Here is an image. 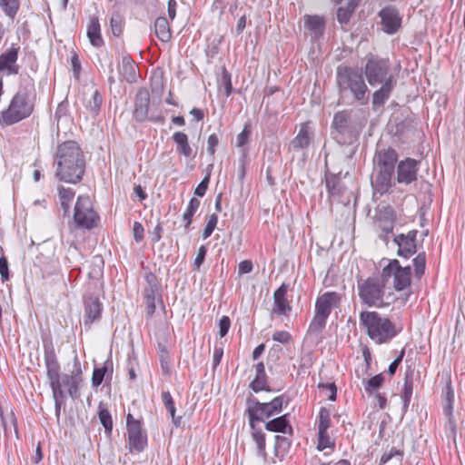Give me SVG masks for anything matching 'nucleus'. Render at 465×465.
<instances>
[{"mask_svg":"<svg viewBox=\"0 0 465 465\" xmlns=\"http://www.w3.org/2000/svg\"><path fill=\"white\" fill-rule=\"evenodd\" d=\"M359 323L368 337L379 345L389 343L401 331L393 322L376 311H361Z\"/></svg>","mask_w":465,"mask_h":465,"instance_id":"nucleus-4","label":"nucleus"},{"mask_svg":"<svg viewBox=\"0 0 465 465\" xmlns=\"http://www.w3.org/2000/svg\"><path fill=\"white\" fill-rule=\"evenodd\" d=\"M396 214L392 207L384 206L379 210L377 215V224L379 228L386 234L382 239L387 241V235L391 233L394 229Z\"/></svg>","mask_w":465,"mask_h":465,"instance_id":"nucleus-22","label":"nucleus"},{"mask_svg":"<svg viewBox=\"0 0 465 465\" xmlns=\"http://www.w3.org/2000/svg\"><path fill=\"white\" fill-rule=\"evenodd\" d=\"M275 444H274V455L280 459H282L284 455L288 452L292 441L290 439L284 436L276 435L274 437Z\"/></svg>","mask_w":465,"mask_h":465,"instance_id":"nucleus-39","label":"nucleus"},{"mask_svg":"<svg viewBox=\"0 0 465 465\" xmlns=\"http://www.w3.org/2000/svg\"><path fill=\"white\" fill-rule=\"evenodd\" d=\"M173 140L176 144V152L185 157L192 155L193 150L188 143V136L183 132H175Z\"/></svg>","mask_w":465,"mask_h":465,"instance_id":"nucleus-35","label":"nucleus"},{"mask_svg":"<svg viewBox=\"0 0 465 465\" xmlns=\"http://www.w3.org/2000/svg\"><path fill=\"white\" fill-rule=\"evenodd\" d=\"M331 134L332 138L340 144L352 143L356 138V134L349 111H339L334 114Z\"/></svg>","mask_w":465,"mask_h":465,"instance_id":"nucleus-10","label":"nucleus"},{"mask_svg":"<svg viewBox=\"0 0 465 465\" xmlns=\"http://www.w3.org/2000/svg\"><path fill=\"white\" fill-rule=\"evenodd\" d=\"M34 104L26 92H17L12 98L7 109L2 112L1 121L6 125L15 124L31 115Z\"/></svg>","mask_w":465,"mask_h":465,"instance_id":"nucleus-8","label":"nucleus"},{"mask_svg":"<svg viewBox=\"0 0 465 465\" xmlns=\"http://www.w3.org/2000/svg\"><path fill=\"white\" fill-rule=\"evenodd\" d=\"M87 37L94 47H101L104 42L101 35V26L97 17H92L87 26Z\"/></svg>","mask_w":465,"mask_h":465,"instance_id":"nucleus-30","label":"nucleus"},{"mask_svg":"<svg viewBox=\"0 0 465 465\" xmlns=\"http://www.w3.org/2000/svg\"><path fill=\"white\" fill-rule=\"evenodd\" d=\"M420 162L407 157L397 163L396 180L400 184L409 185L418 179V172L420 170Z\"/></svg>","mask_w":465,"mask_h":465,"instance_id":"nucleus-16","label":"nucleus"},{"mask_svg":"<svg viewBox=\"0 0 465 465\" xmlns=\"http://www.w3.org/2000/svg\"><path fill=\"white\" fill-rule=\"evenodd\" d=\"M226 6L227 0H213V3L211 5V12L218 13L219 17H221L223 15Z\"/></svg>","mask_w":465,"mask_h":465,"instance_id":"nucleus-59","label":"nucleus"},{"mask_svg":"<svg viewBox=\"0 0 465 465\" xmlns=\"http://www.w3.org/2000/svg\"><path fill=\"white\" fill-rule=\"evenodd\" d=\"M102 103H103V97H102L101 94L97 90H95L93 94L92 99L88 102L86 108L93 114L96 115V114H98V113L100 111Z\"/></svg>","mask_w":465,"mask_h":465,"instance_id":"nucleus-49","label":"nucleus"},{"mask_svg":"<svg viewBox=\"0 0 465 465\" xmlns=\"http://www.w3.org/2000/svg\"><path fill=\"white\" fill-rule=\"evenodd\" d=\"M98 417L101 424L104 428V430L107 434H111L113 430V420L112 416L109 411L105 408L99 409Z\"/></svg>","mask_w":465,"mask_h":465,"instance_id":"nucleus-46","label":"nucleus"},{"mask_svg":"<svg viewBox=\"0 0 465 465\" xmlns=\"http://www.w3.org/2000/svg\"><path fill=\"white\" fill-rule=\"evenodd\" d=\"M375 176L371 181V185L374 191V193H380L381 195L389 192L391 187V178L393 175V172H389L385 170H380L374 168Z\"/></svg>","mask_w":465,"mask_h":465,"instance_id":"nucleus-23","label":"nucleus"},{"mask_svg":"<svg viewBox=\"0 0 465 465\" xmlns=\"http://www.w3.org/2000/svg\"><path fill=\"white\" fill-rule=\"evenodd\" d=\"M255 371L256 375L254 380L250 383V388L256 393L262 391H270L271 389L268 384V377L262 361H260L255 365Z\"/></svg>","mask_w":465,"mask_h":465,"instance_id":"nucleus-27","label":"nucleus"},{"mask_svg":"<svg viewBox=\"0 0 465 465\" xmlns=\"http://www.w3.org/2000/svg\"><path fill=\"white\" fill-rule=\"evenodd\" d=\"M360 0H349L346 6H341L337 10V20L341 25L349 23L352 13Z\"/></svg>","mask_w":465,"mask_h":465,"instance_id":"nucleus-36","label":"nucleus"},{"mask_svg":"<svg viewBox=\"0 0 465 465\" xmlns=\"http://www.w3.org/2000/svg\"><path fill=\"white\" fill-rule=\"evenodd\" d=\"M382 30L388 35L395 34L401 25L402 17L399 10L392 5L383 7L379 12Z\"/></svg>","mask_w":465,"mask_h":465,"instance_id":"nucleus-17","label":"nucleus"},{"mask_svg":"<svg viewBox=\"0 0 465 465\" xmlns=\"http://www.w3.org/2000/svg\"><path fill=\"white\" fill-rule=\"evenodd\" d=\"M250 134V125L247 124L244 125L242 131L237 135L236 143L238 147H242L248 143Z\"/></svg>","mask_w":465,"mask_h":465,"instance_id":"nucleus-57","label":"nucleus"},{"mask_svg":"<svg viewBox=\"0 0 465 465\" xmlns=\"http://www.w3.org/2000/svg\"><path fill=\"white\" fill-rule=\"evenodd\" d=\"M19 49V46L12 45L9 49L0 54V72H5L7 75L19 73V66L16 64Z\"/></svg>","mask_w":465,"mask_h":465,"instance_id":"nucleus-20","label":"nucleus"},{"mask_svg":"<svg viewBox=\"0 0 465 465\" xmlns=\"http://www.w3.org/2000/svg\"><path fill=\"white\" fill-rule=\"evenodd\" d=\"M318 431H328L331 426V413L330 411L322 407L319 411Z\"/></svg>","mask_w":465,"mask_h":465,"instance_id":"nucleus-45","label":"nucleus"},{"mask_svg":"<svg viewBox=\"0 0 465 465\" xmlns=\"http://www.w3.org/2000/svg\"><path fill=\"white\" fill-rule=\"evenodd\" d=\"M123 17L119 14H114L110 20L112 33L114 36H120L123 32Z\"/></svg>","mask_w":465,"mask_h":465,"instance_id":"nucleus-51","label":"nucleus"},{"mask_svg":"<svg viewBox=\"0 0 465 465\" xmlns=\"http://www.w3.org/2000/svg\"><path fill=\"white\" fill-rule=\"evenodd\" d=\"M150 104V95L149 92L146 88H140L135 95L134 99V108L133 112V116L135 121L139 123H143L146 120H149L153 123H163L164 117L162 114H151L148 115Z\"/></svg>","mask_w":465,"mask_h":465,"instance_id":"nucleus-13","label":"nucleus"},{"mask_svg":"<svg viewBox=\"0 0 465 465\" xmlns=\"http://www.w3.org/2000/svg\"><path fill=\"white\" fill-rule=\"evenodd\" d=\"M144 293L146 302V314L148 317H152L156 310L155 301L158 295V291H153V289H145Z\"/></svg>","mask_w":465,"mask_h":465,"instance_id":"nucleus-42","label":"nucleus"},{"mask_svg":"<svg viewBox=\"0 0 465 465\" xmlns=\"http://www.w3.org/2000/svg\"><path fill=\"white\" fill-rule=\"evenodd\" d=\"M114 364L111 358H108L101 367H95L92 376V385L98 387L102 384L106 375L112 376Z\"/></svg>","mask_w":465,"mask_h":465,"instance_id":"nucleus-32","label":"nucleus"},{"mask_svg":"<svg viewBox=\"0 0 465 465\" xmlns=\"http://www.w3.org/2000/svg\"><path fill=\"white\" fill-rule=\"evenodd\" d=\"M119 72L123 78L130 84L136 82L139 75L134 61L128 54L123 56Z\"/></svg>","mask_w":465,"mask_h":465,"instance_id":"nucleus-26","label":"nucleus"},{"mask_svg":"<svg viewBox=\"0 0 465 465\" xmlns=\"http://www.w3.org/2000/svg\"><path fill=\"white\" fill-rule=\"evenodd\" d=\"M127 442L129 451L140 453L147 446V435L142 430V423L139 420L128 413L126 416Z\"/></svg>","mask_w":465,"mask_h":465,"instance_id":"nucleus-12","label":"nucleus"},{"mask_svg":"<svg viewBox=\"0 0 465 465\" xmlns=\"http://www.w3.org/2000/svg\"><path fill=\"white\" fill-rule=\"evenodd\" d=\"M218 85L220 88H224L226 97L231 95L232 92V74L226 69H223L221 77L218 79Z\"/></svg>","mask_w":465,"mask_h":465,"instance_id":"nucleus-48","label":"nucleus"},{"mask_svg":"<svg viewBox=\"0 0 465 465\" xmlns=\"http://www.w3.org/2000/svg\"><path fill=\"white\" fill-rule=\"evenodd\" d=\"M73 369L71 374L60 376V386L61 390L64 391V388L68 395L74 400L80 396L79 388L83 383V371L77 355L74 357Z\"/></svg>","mask_w":465,"mask_h":465,"instance_id":"nucleus-15","label":"nucleus"},{"mask_svg":"<svg viewBox=\"0 0 465 465\" xmlns=\"http://www.w3.org/2000/svg\"><path fill=\"white\" fill-rule=\"evenodd\" d=\"M417 233L418 232L416 230H411L409 231L406 234L400 233L394 236L393 242L398 246V256L409 259L416 252Z\"/></svg>","mask_w":465,"mask_h":465,"instance_id":"nucleus-18","label":"nucleus"},{"mask_svg":"<svg viewBox=\"0 0 465 465\" xmlns=\"http://www.w3.org/2000/svg\"><path fill=\"white\" fill-rule=\"evenodd\" d=\"M200 204H201L200 201L195 197H193L189 201L188 206L183 215V220L184 222L185 229H188L190 227V225L192 224L193 217L194 213H196V211L198 210V208L200 207Z\"/></svg>","mask_w":465,"mask_h":465,"instance_id":"nucleus-40","label":"nucleus"},{"mask_svg":"<svg viewBox=\"0 0 465 465\" xmlns=\"http://www.w3.org/2000/svg\"><path fill=\"white\" fill-rule=\"evenodd\" d=\"M0 275L3 282L9 279L8 262L5 256L0 257Z\"/></svg>","mask_w":465,"mask_h":465,"instance_id":"nucleus-64","label":"nucleus"},{"mask_svg":"<svg viewBox=\"0 0 465 465\" xmlns=\"http://www.w3.org/2000/svg\"><path fill=\"white\" fill-rule=\"evenodd\" d=\"M404 354H405V350L402 349L401 351L400 352V354L398 355V357L396 359H394V361L389 365L388 373L391 376H393L395 374L399 365L402 361Z\"/></svg>","mask_w":465,"mask_h":465,"instance_id":"nucleus-63","label":"nucleus"},{"mask_svg":"<svg viewBox=\"0 0 465 465\" xmlns=\"http://www.w3.org/2000/svg\"><path fill=\"white\" fill-rule=\"evenodd\" d=\"M162 401L166 409V411L169 412L170 416L172 417V421L173 425L178 428L181 426L182 423V417L181 416H175L176 408L175 403L173 401V399L169 391H163L162 394Z\"/></svg>","mask_w":465,"mask_h":465,"instance_id":"nucleus-34","label":"nucleus"},{"mask_svg":"<svg viewBox=\"0 0 465 465\" xmlns=\"http://www.w3.org/2000/svg\"><path fill=\"white\" fill-rule=\"evenodd\" d=\"M413 394V377L412 373H406L404 377L403 387L401 390V398L411 399Z\"/></svg>","mask_w":465,"mask_h":465,"instance_id":"nucleus-50","label":"nucleus"},{"mask_svg":"<svg viewBox=\"0 0 465 465\" xmlns=\"http://www.w3.org/2000/svg\"><path fill=\"white\" fill-rule=\"evenodd\" d=\"M154 33L161 42L167 43L170 41L172 32L166 17L159 16L156 18L154 21Z\"/></svg>","mask_w":465,"mask_h":465,"instance_id":"nucleus-33","label":"nucleus"},{"mask_svg":"<svg viewBox=\"0 0 465 465\" xmlns=\"http://www.w3.org/2000/svg\"><path fill=\"white\" fill-rule=\"evenodd\" d=\"M272 338L273 341H275L277 342H280L282 344H287L290 342L292 336L286 331H276L272 333Z\"/></svg>","mask_w":465,"mask_h":465,"instance_id":"nucleus-58","label":"nucleus"},{"mask_svg":"<svg viewBox=\"0 0 465 465\" xmlns=\"http://www.w3.org/2000/svg\"><path fill=\"white\" fill-rule=\"evenodd\" d=\"M0 6L4 13L13 19L19 10L20 3L19 0H0Z\"/></svg>","mask_w":465,"mask_h":465,"instance_id":"nucleus-44","label":"nucleus"},{"mask_svg":"<svg viewBox=\"0 0 465 465\" xmlns=\"http://www.w3.org/2000/svg\"><path fill=\"white\" fill-rule=\"evenodd\" d=\"M394 457H399V460H401L403 457V450H398L395 447L391 448L390 450L382 454L381 458V465L386 464Z\"/></svg>","mask_w":465,"mask_h":465,"instance_id":"nucleus-54","label":"nucleus"},{"mask_svg":"<svg viewBox=\"0 0 465 465\" xmlns=\"http://www.w3.org/2000/svg\"><path fill=\"white\" fill-rule=\"evenodd\" d=\"M357 291L361 303L364 306L381 309L390 304L385 301L386 283L380 274L359 280Z\"/></svg>","mask_w":465,"mask_h":465,"instance_id":"nucleus-5","label":"nucleus"},{"mask_svg":"<svg viewBox=\"0 0 465 465\" xmlns=\"http://www.w3.org/2000/svg\"><path fill=\"white\" fill-rule=\"evenodd\" d=\"M98 219L99 216L93 208L90 197L87 195H79L74 212L75 226L77 228L91 230L96 226Z\"/></svg>","mask_w":465,"mask_h":465,"instance_id":"nucleus-11","label":"nucleus"},{"mask_svg":"<svg viewBox=\"0 0 465 465\" xmlns=\"http://www.w3.org/2000/svg\"><path fill=\"white\" fill-rule=\"evenodd\" d=\"M398 163V153L391 147L377 150L373 157L374 168L380 170L394 173Z\"/></svg>","mask_w":465,"mask_h":465,"instance_id":"nucleus-19","label":"nucleus"},{"mask_svg":"<svg viewBox=\"0 0 465 465\" xmlns=\"http://www.w3.org/2000/svg\"><path fill=\"white\" fill-rule=\"evenodd\" d=\"M218 223V216L215 213H213L209 216L208 222L205 225V228L203 232V239L205 240L210 237L214 231Z\"/></svg>","mask_w":465,"mask_h":465,"instance_id":"nucleus-53","label":"nucleus"},{"mask_svg":"<svg viewBox=\"0 0 465 465\" xmlns=\"http://www.w3.org/2000/svg\"><path fill=\"white\" fill-rule=\"evenodd\" d=\"M334 443L331 442L328 431H318L317 450L322 451L327 448H333Z\"/></svg>","mask_w":465,"mask_h":465,"instance_id":"nucleus-52","label":"nucleus"},{"mask_svg":"<svg viewBox=\"0 0 465 465\" xmlns=\"http://www.w3.org/2000/svg\"><path fill=\"white\" fill-rule=\"evenodd\" d=\"M326 188L331 196H340L343 192V184L337 175L326 176Z\"/></svg>","mask_w":465,"mask_h":465,"instance_id":"nucleus-38","label":"nucleus"},{"mask_svg":"<svg viewBox=\"0 0 465 465\" xmlns=\"http://www.w3.org/2000/svg\"><path fill=\"white\" fill-rule=\"evenodd\" d=\"M384 381V376L380 373L369 380H363L364 390L367 393L371 394L378 389H380Z\"/></svg>","mask_w":465,"mask_h":465,"instance_id":"nucleus-43","label":"nucleus"},{"mask_svg":"<svg viewBox=\"0 0 465 465\" xmlns=\"http://www.w3.org/2000/svg\"><path fill=\"white\" fill-rule=\"evenodd\" d=\"M58 194L60 199L61 206L64 210V215H68L70 212V203L74 197V191L71 188H65L64 186L58 187Z\"/></svg>","mask_w":465,"mask_h":465,"instance_id":"nucleus-37","label":"nucleus"},{"mask_svg":"<svg viewBox=\"0 0 465 465\" xmlns=\"http://www.w3.org/2000/svg\"><path fill=\"white\" fill-rule=\"evenodd\" d=\"M288 288L289 286L283 282L273 293V312L276 314H285L287 312H290L292 310V307L289 305L288 301L286 299Z\"/></svg>","mask_w":465,"mask_h":465,"instance_id":"nucleus-25","label":"nucleus"},{"mask_svg":"<svg viewBox=\"0 0 465 465\" xmlns=\"http://www.w3.org/2000/svg\"><path fill=\"white\" fill-rule=\"evenodd\" d=\"M341 295L337 292H326L318 296L315 302L314 316L309 326V332L319 334L325 328L327 320L333 309L339 308Z\"/></svg>","mask_w":465,"mask_h":465,"instance_id":"nucleus-7","label":"nucleus"},{"mask_svg":"<svg viewBox=\"0 0 465 465\" xmlns=\"http://www.w3.org/2000/svg\"><path fill=\"white\" fill-rule=\"evenodd\" d=\"M54 163L56 178L64 183H79L85 172L84 155L75 141H65L57 146Z\"/></svg>","mask_w":465,"mask_h":465,"instance_id":"nucleus-2","label":"nucleus"},{"mask_svg":"<svg viewBox=\"0 0 465 465\" xmlns=\"http://www.w3.org/2000/svg\"><path fill=\"white\" fill-rule=\"evenodd\" d=\"M84 325H91L101 319L103 304L97 297H84Z\"/></svg>","mask_w":465,"mask_h":465,"instance_id":"nucleus-21","label":"nucleus"},{"mask_svg":"<svg viewBox=\"0 0 465 465\" xmlns=\"http://www.w3.org/2000/svg\"><path fill=\"white\" fill-rule=\"evenodd\" d=\"M363 73L371 86L381 85L372 94L373 107L379 108L383 106L397 84V78L391 72L389 59L370 54L363 67Z\"/></svg>","mask_w":465,"mask_h":465,"instance_id":"nucleus-1","label":"nucleus"},{"mask_svg":"<svg viewBox=\"0 0 465 465\" xmlns=\"http://www.w3.org/2000/svg\"><path fill=\"white\" fill-rule=\"evenodd\" d=\"M265 430L272 432L292 434V427L290 424L289 414H283L265 423Z\"/></svg>","mask_w":465,"mask_h":465,"instance_id":"nucleus-29","label":"nucleus"},{"mask_svg":"<svg viewBox=\"0 0 465 465\" xmlns=\"http://www.w3.org/2000/svg\"><path fill=\"white\" fill-rule=\"evenodd\" d=\"M380 275L386 285L391 282L397 292H401L409 288L411 284V268L410 265L401 266L397 259L389 260Z\"/></svg>","mask_w":465,"mask_h":465,"instance_id":"nucleus-9","label":"nucleus"},{"mask_svg":"<svg viewBox=\"0 0 465 465\" xmlns=\"http://www.w3.org/2000/svg\"><path fill=\"white\" fill-rule=\"evenodd\" d=\"M304 26L312 35L314 40L319 39L324 34L325 21L319 15H305Z\"/></svg>","mask_w":465,"mask_h":465,"instance_id":"nucleus-28","label":"nucleus"},{"mask_svg":"<svg viewBox=\"0 0 465 465\" xmlns=\"http://www.w3.org/2000/svg\"><path fill=\"white\" fill-rule=\"evenodd\" d=\"M318 387L322 390H326L329 392L328 399L330 401H335L337 396V387L334 382L331 383H319Z\"/></svg>","mask_w":465,"mask_h":465,"instance_id":"nucleus-61","label":"nucleus"},{"mask_svg":"<svg viewBox=\"0 0 465 465\" xmlns=\"http://www.w3.org/2000/svg\"><path fill=\"white\" fill-rule=\"evenodd\" d=\"M313 133L309 123H302L297 135L291 141L290 146L294 150L306 149L310 146Z\"/></svg>","mask_w":465,"mask_h":465,"instance_id":"nucleus-24","label":"nucleus"},{"mask_svg":"<svg viewBox=\"0 0 465 465\" xmlns=\"http://www.w3.org/2000/svg\"><path fill=\"white\" fill-rule=\"evenodd\" d=\"M414 266V277L420 280L425 272L426 269V254L424 252H419L412 260Z\"/></svg>","mask_w":465,"mask_h":465,"instance_id":"nucleus-41","label":"nucleus"},{"mask_svg":"<svg viewBox=\"0 0 465 465\" xmlns=\"http://www.w3.org/2000/svg\"><path fill=\"white\" fill-rule=\"evenodd\" d=\"M252 438L256 445V455L262 458L263 463L268 462V453L266 451V436L265 433L261 430L257 429L254 426V429H252Z\"/></svg>","mask_w":465,"mask_h":465,"instance_id":"nucleus-31","label":"nucleus"},{"mask_svg":"<svg viewBox=\"0 0 465 465\" xmlns=\"http://www.w3.org/2000/svg\"><path fill=\"white\" fill-rule=\"evenodd\" d=\"M44 360L46 368V375L51 388L61 387L60 371L61 366L57 360L54 347L52 341L44 342Z\"/></svg>","mask_w":465,"mask_h":465,"instance_id":"nucleus-14","label":"nucleus"},{"mask_svg":"<svg viewBox=\"0 0 465 465\" xmlns=\"http://www.w3.org/2000/svg\"><path fill=\"white\" fill-rule=\"evenodd\" d=\"M207 253V248L204 245H202L198 249L197 255L193 262V271H199L203 263L204 262L205 256Z\"/></svg>","mask_w":465,"mask_h":465,"instance_id":"nucleus-56","label":"nucleus"},{"mask_svg":"<svg viewBox=\"0 0 465 465\" xmlns=\"http://www.w3.org/2000/svg\"><path fill=\"white\" fill-rule=\"evenodd\" d=\"M53 392V398L54 401V412L57 420H59L61 415V406L64 403L65 400V393L63 390H61V387L57 388H51Z\"/></svg>","mask_w":465,"mask_h":465,"instance_id":"nucleus-47","label":"nucleus"},{"mask_svg":"<svg viewBox=\"0 0 465 465\" xmlns=\"http://www.w3.org/2000/svg\"><path fill=\"white\" fill-rule=\"evenodd\" d=\"M209 182H210V175L208 174L196 186V188L194 190V194L199 197L204 196V194L206 193V191L208 189Z\"/></svg>","mask_w":465,"mask_h":465,"instance_id":"nucleus-62","label":"nucleus"},{"mask_svg":"<svg viewBox=\"0 0 465 465\" xmlns=\"http://www.w3.org/2000/svg\"><path fill=\"white\" fill-rule=\"evenodd\" d=\"M445 435L448 439L455 440L457 433V425L454 417L448 418L444 427Z\"/></svg>","mask_w":465,"mask_h":465,"instance_id":"nucleus-55","label":"nucleus"},{"mask_svg":"<svg viewBox=\"0 0 465 465\" xmlns=\"http://www.w3.org/2000/svg\"><path fill=\"white\" fill-rule=\"evenodd\" d=\"M231 327V320L228 316H223L219 321V335L221 338L224 337Z\"/></svg>","mask_w":465,"mask_h":465,"instance_id":"nucleus-60","label":"nucleus"},{"mask_svg":"<svg viewBox=\"0 0 465 465\" xmlns=\"http://www.w3.org/2000/svg\"><path fill=\"white\" fill-rule=\"evenodd\" d=\"M336 84L340 104L358 103L365 105L369 102L370 90L365 83L362 72L357 68L339 65L336 71Z\"/></svg>","mask_w":465,"mask_h":465,"instance_id":"nucleus-3","label":"nucleus"},{"mask_svg":"<svg viewBox=\"0 0 465 465\" xmlns=\"http://www.w3.org/2000/svg\"><path fill=\"white\" fill-rule=\"evenodd\" d=\"M289 400L284 394L273 398L269 402H260L256 398L250 396L246 399V414L251 429H254L255 422L263 421L282 412L283 405H288Z\"/></svg>","mask_w":465,"mask_h":465,"instance_id":"nucleus-6","label":"nucleus"}]
</instances>
